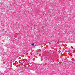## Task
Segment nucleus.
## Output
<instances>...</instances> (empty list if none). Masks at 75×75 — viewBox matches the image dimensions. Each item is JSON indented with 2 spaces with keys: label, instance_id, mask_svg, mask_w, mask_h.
I'll use <instances>...</instances> for the list:
<instances>
[{
  "label": "nucleus",
  "instance_id": "nucleus-1",
  "mask_svg": "<svg viewBox=\"0 0 75 75\" xmlns=\"http://www.w3.org/2000/svg\"><path fill=\"white\" fill-rule=\"evenodd\" d=\"M32 46H33V45H34V43L32 44Z\"/></svg>",
  "mask_w": 75,
  "mask_h": 75
}]
</instances>
